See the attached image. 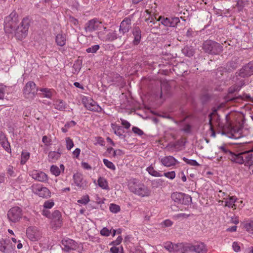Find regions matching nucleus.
Here are the masks:
<instances>
[{
  "instance_id": "3",
  "label": "nucleus",
  "mask_w": 253,
  "mask_h": 253,
  "mask_svg": "<svg viewBox=\"0 0 253 253\" xmlns=\"http://www.w3.org/2000/svg\"><path fill=\"white\" fill-rule=\"evenodd\" d=\"M129 189L131 192L142 197L149 196L151 193V191L147 186L138 181L130 182Z\"/></svg>"
},
{
  "instance_id": "1",
  "label": "nucleus",
  "mask_w": 253,
  "mask_h": 253,
  "mask_svg": "<svg viewBox=\"0 0 253 253\" xmlns=\"http://www.w3.org/2000/svg\"><path fill=\"white\" fill-rule=\"evenodd\" d=\"M30 20L28 17L23 18L19 25L18 17H5L4 20V29L8 32H15V36L17 39L22 41L27 36L30 26Z\"/></svg>"
},
{
  "instance_id": "39",
  "label": "nucleus",
  "mask_w": 253,
  "mask_h": 253,
  "mask_svg": "<svg viewBox=\"0 0 253 253\" xmlns=\"http://www.w3.org/2000/svg\"><path fill=\"white\" fill-rule=\"evenodd\" d=\"M50 171L53 174H54L56 176L59 175L61 173V171L59 168L57 166L54 165H52L51 167Z\"/></svg>"
},
{
  "instance_id": "34",
  "label": "nucleus",
  "mask_w": 253,
  "mask_h": 253,
  "mask_svg": "<svg viewBox=\"0 0 253 253\" xmlns=\"http://www.w3.org/2000/svg\"><path fill=\"white\" fill-rule=\"evenodd\" d=\"M146 170L148 172V173L152 176L155 177H161L163 176V175L161 173L155 170L152 166L148 167L147 168Z\"/></svg>"
},
{
  "instance_id": "52",
  "label": "nucleus",
  "mask_w": 253,
  "mask_h": 253,
  "mask_svg": "<svg viewBox=\"0 0 253 253\" xmlns=\"http://www.w3.org/2000/svg\"><path fill=\"white\" fill-rule=\"evenodd\" d=\"M13 169V168L12 166H9L7 168V173L10 176L15 177L16 175Z\"/></svg>"
},
{
  "instance_id": "15",
  "label": "nucleus",
  "mask_w": 253,
  "mask_h": 253,
  "mask_svg": "<svg viewBox=\"0 0 253 253\" xmlns=\"http://www.w3.org/2000/svg\"><path fill=\"white\" fill-rule=\"evenodd\" d=\"M26 235L32 241H38L41 237V233L35 226L29 227L26 230Z\"/></svg>"
},
{
  "instance_id": "35",
  "label": "nucleus",
  "mask_w": 253,
  "mask_h": 253,
  "mask_svg": "<svg viewBox=\"0 0 253 253\" xmlns=\"http://www.w3.org/2000/svg\"><path fill=\"white\" fill-rule=\"evenodd\" d=\"M3 149L8 153H10L11 152L10 143L7 139L0 143Z\"/></svg>"
},
{
  "instance_id": "4",
  "label": "nucleus",
  "mask_w": 253,
  "mask_h": 253,
  "mask_svg": "<svg viewBox=\"0 0 253 253\" xmlns=\"http://www.w3.org/2000/svg\"><path fill=\"white\" fill-rule=\"evenodd\" d=\"M205 52L211 55H219L223 51V46L219 43L211 40H207L203 44Z\"/></svg>"
},
{
  "instance_id": "33",
  "label": "nucleus",
  "mask_w": 253,
  "mask_h": 253,
  "mask_svg": "<svg viewBox=\"0 0 253 253\" xmlns=\"http://www.w3.org/2000/svg\"><path fill=\"white\" fill-rule=\"evenodd\" d=\"M240 90V88H239V86H238L235 84L232 86H231L230 87L228 88V95L225 97V99L227 101V97L230 96V94H232L236 92H238Z\"/></svg>"
},
{
  "instance_id": "55",
  "label": "nucleus",
  "mask_w": 253,
  "mask_h": 253,
  "mask_svg": "<svg viewBox=\"0 0 253 253\" xmlns=\"http://www.w3.org/2000/svg\"><path fill=\"white\" fill-rule=\"evenodd\" d=\"M42 141L46 146H48L51 144V140L46 135L42 137Z\"/></svg>"
},
{
  "instance_id": "27",
  "label": "nucleus",
  "mask_w": 253,
  "mask_h": 253,
  "mask_svg": "<svg viewBox=\"0 0 253 253\" xmlns=\"http://www.w3.org/2000/svg\"><path fill=\"white\" fill-rule=\"evenodd\" d=\"M54 108L59 111H63L67 107V104L63 100L59 99L55 101L53 104Z\"/></svg>"
},
{
  "instance_id": "57",
  "label": "nucleus",
  "mask_w": 253,
  "mask_h": 253,
  "mask_svg": "<svg viewBox=\"0 0 253 253\" xmlns=\"http://www.w3.org/2000/svg\"><path fill=\"white\" fill-rule=\"evenodd\" d=\"M163 181L160 179L154 180L152 181V184L153 187H157L162 185Z\"/></svg>"
},
{
  "instance_id": "50",
  "label": "nucleus",
  "mask_w": 253,
  "mask_h": 253,
  "mask_svg": "<svg viewBox=\"0 0 253 253\" xmlns=\"http://www.w3.org/2000/svg\"><path fill=\"white\" fill-rule=\"evenodd\" d=\"M132 130L135 134H136L139 136H141L144 134L143 131L141 129L136 126H133L132 128Z\"/></svg>"
},
{
  "instance_id": "54",
  "label": "nucleus",
  "mask_w": 253,
  "mask_h": 253,
  "mask_svg": "<svg viewBox=\"0 0 253 253\" xmlns=\"http://www.w3.org/2000/svg\"><path fill=\"white\" fill-rule=\"evenodd\" d=\"M110 231H109L107 228H103L100 231V234L104 236H109L110 234Z\"/></svg>"
},
{
  "instance_id": "17",
  "label": "nucleus",
  "mask_w": 253,
  "mask_h": 253,
  "mask_svg": "<svg viewBox=\"0 0 253 253\" xmlns=\"http://www.w3.org/2000/svg\"><path fill=\"white\" fill-rule=\"evenodd\" d=\"M30 175L33 179L40 182H45L48 180L47 175L42 171L33 170L30 172Z\"/></svg>"
},
{
  "instance_id": "36",
  "label": "nucleus",
  "mask_w": 253,
  "mask_h": 253,
  "mask_svg": "<svg viewBox=\"0 0 253 253\" xmlns=\"http://www.w3.org/2000/svg\"><path fill=\"white\" fill-rule=\"evenodd\" d=\"M182 160L187 164L191 166H199L200 165L195 160L188 159L183 157Z\"/></svg>"
},
{
  "instance_id": "16",
  "label": "nucleus",
  "mask_w": 253,
  "mask_h": 253,
  "mask_svg": "<svg viewBox=\"0 0 253 253\" xmlns=\"http://www.w3.org/2000/svg\"><path fill=\"white\" fill-rule=\"evenodd\" d=\"M102 22L98 20L96 18L89 20L85 27V30L86 32H92L95 31L101 27Z\"/></svg>"
},
{
  "instance_id": "13",
  "label": "nucleus",
  "mask_w": 253,
  "mask_h": 253,
  "mask_svg": "<svg viewBox=\"0 0 253 253\" xmlns=\"http://www.w3.org/2000/svg\"><path fill=\"white\" fill-rule=\"evenodd\" d=\"M73 179L76 185L80 189H84L87 186V182L81 173H75L73 175Z\"/></svg>"
},
{
  "instance_id": "19",
  "label": "nucleus",
  "mask_w": 253,
  "mask_h": 253,
  "mask_svg": "<svg viewBox=\"0 0 253 253\" xmlns=\"http://www.w3.org/2000/svg\"><path fill=\"white\" fill-rule=\"evenodd\" d=\"M161 161L162 164L167 167L174 166L176 164L179 163L176 159L171 156H165L161 159Z\"/></svg>"
},
{
  "instance_id": "32",
  "label": "nucleus",
  "mask_w": 253,
  "mask_h": 253,
  "mask_svg": "<svg viewBox=\"0 0 253 253\" xmlns=\"http://www.w3.org/2000/svg\"><path fill=\"white\" fill-rule=\"evenodd\" d=\"M98 185L102 188L103 189L108 190L109 189V186L108 185V182L105 178L102 177H99L98 179Z\"/></svg>"
},
{
  "instance_id": "26",
  "label": "nucleus",
  "mask_w": 253,
  "mask_h": 253,
  "mask_svg": "<svg viewBox=\"0 0 253 253\" xmlns=\"http://www.w3.org/2000/svg\"><path fill=\"white\" fill-rule=\"evenodd\" d=\"M219 148L225 154L227 155L228 159H229L230 161L233 163L236 153L231 151L230 150L226 149V147L224 146H220Z\"/></svg>"
},
{
  "instance_id": "40",
  "label": "nucleus",
  "mask_w": 253,
  "mask_h": 253,
  "mask_svg": "<svg viewBox=\"0 0 253 253\" xmlns=\"http://www.w3.org/2000/svg\"><path fill=\"white\" fill-rule=\"evenodd\" d=\"M109 209L112 212L115 213L118 212L121 210L120 206L115 204H111Z\"/></svg>"
},
{
  "instance_id": "25",
  "label": "nucleus",
  "mask_w": 253,
  "mask_h": 253,
  "mask_svg": "<svg viewBox=\"0 0 253 253\" xmlns=\"http://www.w3.org/2000/svg\"><path fill=\"white\" fill-rule=\"evenodd\" d=\"M224 199L225 200V206L228 207L230 208H235L236 209L235 207L236 205H235V203L236 202L237 199L236 198L235 196H231L229 197L228 198H224Z\"/></svg>"
},
{
  "instance_id": "9",
  "label": "nucleus",
  "mask_w": 253,
  "mask_h": 253,
  "mask_svg": "<svg viewBox=\"0 0 253 253\" xmlns=\"http://www.w3.org/2000/svg\"><path fill=\"white\" fill-rule=\"evenodd\" d=\"M150 17L151 18V20H153L155 19L157 21L162 20L161 23L162 24L166 26L169 27H175L179 22L180 20L178 17H158L157 19V17H149L148 19H146V21L149 20Z\"/></svg>"
},
{
  "instance_id": "18",
  "label": "nucleus",
  "mask_w": 253,
  "mask_h": 253,
  "mask_svg": "<svg viewBox=\"0 0 253 253\" xmlns=\"http://www.w3.org/2000/svg\"><path fill=\"white\" fill-rule=\"evenodd\" d=\"M131 28V20L129 17H126L121 23L119 28L120 34L123 36L125 33H127Z\"/></svg>"
},
{
  "instance_id": "7",
  "label": "nucleus",
  "mask_w": 253,
  "mask_h": 253,
  "mask_svg": "<svg viewBox=\"0 0 253 253\" xmlns=\"http://www.w3.org/2000/svg\"><path fill=\"white\" fill-rule=\"evenodd\" d=\"M172 200L178 204L188 205L192 202L190 196L179 192H173L171 196Z\"/></svg>"
},
{
  "instance_id": "46",
  "label": "nucleus",
  "mask_w": 253,
  "mask_h": 253,
  "mask_svg": "<svg viewBox=\"0 0 253 253\" xmlns=\"http://www.w3.org/2000/svg\"><path fill=\"white\" fill-rule=\"evenodd\" d=\"M66 147L68 150H71L74 146V143L73 140L70 137L66 138Z\"/></svg>"
},
{
  "instance_id": "20",
  "label": "nucleus",
  "mask_w": 253,
  "mask_h": 253,
  "mask_svg": "<svg viewBox=\"0 0 253 253\" xmlns=\"http://www.w3.org/2000/svg\"><path fill=\"white\" fill-rule=\"evenodd\" d=\"M62 244L64 246V247L62 248V250L66 252H69L74 250L75 247V242L70 239L63 240L62 241Z\"/></svg>"
},
{
  "instance_id": "6",
  "label": "nucleus",
  "mask_w": 253,
  "mask_h": 253,
  "mask_svg": "<svg viewBox=\"0 0 253 253\" xmlns=\"http://www.w3.org/2000/svg\"><path fill=\"white\" fill-rule=\"evenodd\" d=\"M38 88L36 84L33 81L27 83L23 88V94L27 99H34L37 93Z\"/></svg>"
},
{
  "instance_id": "44",
  "label": "nucleus",
  "mask_w": 253,
  "mask_h": 253,
  "mask_svg": "<svg viewBox=\"0 0 253 253\" xmlns=\"http://www.w3.org/2000/svg\"><path fill=\"white\" fill-rule=\"evenodd\" d=\"M89 201V197L88 195H86L83 196L81 199L78 200V203L84 205H86Z\"/></svg>"
},
{
  "instance_id": "29",
  "label": "nucleus",
  "mask_w": 253,
  "mask_h": 253,
  "mask_svg": "<svg viewBox=\"0 0 253 253\" xmlns=\"http://www.w3.org/2000/svg\"><path fill=\"white\" fill-rule=\"evenodd\" d=\"M114 130V133L118 135L121 139H125L126 135L124 134L125 130L122 126H117L116 128H113Z\"/></svg>"
},
{
  "instance_id": "2",
  "label": "nucleus",
  "mask_w": 253,
  "mask_h": 253,
  "mask_svg": "<svg viewBox=\"0 0 253 253\" xmlns=\"http://www.w3.org/2000/svg\"><path fill=\"white\" fill-rule=\"evenodd\" d=\"M233 163L244 165L250 168L253 165V155L248 151L236 153Z\"/></svg>"
},
{
  "instance_id": "8",
  "label": "nucleus",
  "mask_w": 253,
  "mask_h": 253,
  "mask_svg": "<svg viewBox=\"0 0 253 253\" xmlns=\"http://www.w3.org/2000/svg\"><path fill=\"white\" fill-rule=\"evenodd\" d=\"M82 102L84 107L88 110L98 113L102 111L101 107L90 97L83 96Z\"/></svg>"
},
{
  "instance_id": "41",
  "label": "nucleus",
  "mask_w": 253,
  "mask_h": 253,
  "mask_svg": "<svg viewBox=\"0 0 253 253\" xmlns=\"http://www.w3.org/2000/svg\"><path fill=\"white\" fill-rule=\"evenodd\" d=\"M100 46L99 44H95L87 48L86 49V51L87 53H96L97 51L99 49Z\"/></svg>"
},
{
  "instance_id": "62",
  "label": "nucleus",
  "mask_w": 253,
  "mask_h": 253,
  "mask_svg": "<svg viewBox=\"0 0 253 253\" xmlns=\"http://www.w3.org/2000/svg\"><path fill=\"white\" fill-rule=\"evenodd\" d=\"M232 247L234 251L236 252H238L240 251V247L237 242H233Z\"/></svg>"
},
{
  "instance_id": "56",
  "label": "nucleus",
  "mask_w": 253,
  "mask_h": 253,
  "mask_svg": "<svg viewBox=\"0 0 253 253\" xmlns=\"http://www.w3.org/2000/svg\"><path fill=\"white\" fill-rule=\"evenodd\" d=\"M5 86L0 85V99H3L5 94Z\"/></svg>"
},
{
  "instance_id": "10",
  "label": "nucleus",
  "mask_w": 253,
  "mask_h": 253,
  "mask_svg": "<svg viewBox=\"0 0 253 253\" xmlns=\"http://www.w3.org/2000/svg\"><path fill=\"white\" fill-rule=\"evenodd\" d=\"M7 217L12 222H17L22 217V211L19 207H13L7 212Z\"/></svg>"
},
{
  "instance_id": "31",
  "label": "nucleus",
  "mask_w": 253,
  "mask_h": 253,
  "mask_svg": "<svg viewBox=\"0 0 253 253\" xmlns=\"http://www.w3.org/2000/svg\"><path fill=\"white\" fill-rule=\"evenodd\" d=\"M182 53L186 56L190 57L194 54V50L192 46H185L182 50Z\"/></svg>"
},
{
  "instance_id": "51",
  "label": "nucleus",
  "mask_w": 253,
  "mask_h": 253,
  "mask_svg": "<svg viewBox=\"0 0 253 253\" xmlns=\"http://www.w3.org/2000/svg\"><path fill=\"white\" fill-rule=\"evenodd\" d=\"M6 244L5 240L3 239H1L0 240V251L2 252H4L6 249V247L5 246Z\"/></svg>"
},
{
  "instance_id": "24",
  "label": "nucleus",
  "mask_w": 253,
  "mask_h": 253,
  "mask_svg": "<svg viewBox=\"0 0 253 253\" xmlns=\"http://www.w3.org/2000/svg\"><path fill=\"white\" fill-rule=\"evenodd\" d=\"M173 246H176V248L173 249V252H175L176 253H185L186 252H188V250H186L187 246H188V244H183V243H179L176 244H174Z\"/></svg>"
},
{
  "instance_id": "43",
  "label": "nucleus",
  "mask_w": 253,
  "mask_h": 253,
  "mask_svg": "<svg viewBox=\"0 0 253 253\" xmlns=\"http://www.w3.org/2000/svg\"><path fill=\"white\" fill-rule=\"evenodd\" d=\"M244 227L248 232L253 234V221H251L249 223H246L244 225Z\"/></svg>"
},
{
  "instance_id": "58",
  "label": "nucleus",
  "mask_w": 253,
  "mask_h": 253,
  "mask_svg": "<svg viewBox=\"0 0 253 253\" xmlns=\"http://www.w3.org/2000/svg\"><path fill=\"white\" fill-rule=\"evenodd\" d=\"M121 124L126 129H128L130 126V123L126 120L121 119Z\"/></svg>"
},
{
  "instance_id": "30",
  "label": "nucleus",
  "mask_w": 253,
  "mask_h": 253,
  "mask_svg": "<svg viewBox=\"0 0 253 253\" xmlns=\"http://www.w3.org/2000/svg\"><path fill=\"white\" fill-rule=\"evenodd\" d=\"M55 41L58 45L64 46L66 44V37L62 34H59L56 36Z\"/></svg>"
},
{
  "instance_id": "12",
  "label": "nucleus",
  "mask_w": 253,
  "mask_h": 253,
  "mask_svg": "<svg viewBox=\"0 0 253 253\" xmlns=\"http://www.w3.org/2000/svg\"><path fill=\"white\" fill-rule=\"evenodd\" d=\"M236 74L237 76L242 78L250 77L253 75V60L244 65Z\"/></svg>"
},
{
  "instance_id": "21",
  "label": "nucleus",
  "mask_w": 253,
  "mask_h": 253,
  "mask_svg": "<svg viewBox=\"0 0 253 253\" xmlns=\"http://www.w3.org/2000/svg\"><path fill=\"white\" fill-rule=\"evenodd\" d=\"M132 34L134 36L133 44L135 45H138L141 41V31L138 27H135L133 29Z\"/></svg>"
},
{
  "instance_id": "60",
  "label": "nucleus",
  "mask_w": 253,
  "mask_h": 253,
  "mask_svg": "<svg viewBox=\"0 0 253 253\" xmlns=\"http://www.w3.org/2000/svg\"><path fill=\"white\" fill-rule=\"evenodd\" d=\"M190 216V214H186V213H179V214H176L175 215V217L177 218H187Z\"/></svg>"
},
{
  "instance_id": "38",
  "label": "nucleus",
  "mask_w": 253,
  "mask_h": 253,
  "mask_svg": "<svg viewBox=\"0 0 253 253\" xmlns=\"http://www.w3.org/2000/svg\"><path fill=\"white\" fill-rule=\"evenodd\" d=\"M216 110H214L213 111V113H211V114H210L209 115V124L210 125V128L211 129V130L212 131V134H211V136L214 137L215 136V131H214L213 130V127H212V116L213 115H215V113H216Z\"/></svg>"
},
{
  "instance_id": "37",
  "label": "nucleus",
  "mask_w": 253,
  "mask_h": 253,
  "mask_svg": "<svg viewBox=\"0 0 253 253\" xmlns=\"http://www.w3.org/2000/svg\"><path fill=\"white\" fill-rule=\"evenodd\" d=\"M30 153L29 152H22L21 156L20 163L22 165L26 163L27 161L29 159Z\"/></svg>"
},
{
  "instance_id": "53",
  "label": "nucleus",
  "mask_w": 253,
  "mask_h": 253,
  "mask_svg": "<svg viewBox=\"0 0 253 253\" xmlns=\"http://www.w3.org/2000/svg\"><path fill=\"white\" fill-rule=\"evenodd\" d=\"M170 88V86L167 84L163 83L161 84V97H162V93L164 89H166V91L169 90Z\"/></svg>"
},
{
  "instance_id": "61",
  "label": "nucleus",
  "mask_w": 253,
  "mask_h": 253,
  "mask_svg": "<svg viewBox=\"0 0 253 253\" xmlns=\"http://www.w3.org/2000/svg\"><path fill=\"white\" fill-rule=\"evenodd\" d=\"M122 240L123 238L122 236H119L118 237L117 239L116 240L113 241L111 243V244L114 245H119L122 242Z\"/></svg>"
},
{
  "instance_id": "63",
  "label": "nucleus",
  "mask_w": 253,
  "mask_h": 253,
  "mask_svg": "<svg viewBox=\"0 0 253 253\" xmlns=\"http://www.w3.org/2000/svg\"><path fill=\"white\" fill-rule=\"evenodd\" d=\"M123 154V151L120 149L114 150L112 156L115 157L117 155L121 156Z\"/></svg>"
},
{
  "instance_id": "48",
  "label": "nucleus",
  "mask_w": 253,
  "mask_h": 253,
  "mask_svg": "<svg viewBox=\"0 0 253 253\" xmlns=\"http://www.w3.org/2000/svg\"><path fill=\"white\" fill-rule=\"evenodd\" d=\"M54 205L52 200L46 201L43 204V207L45 209H50Z\"/></svg>"
},
{
  "instance_id": "45",
  "label": "nucleus",
  "mask_w": 253,
  "mask_h": 253,
  "mask_svg": "<svg viewBox=\"0 0 253 253\" xmlns=\"http://www.w3.org/2000/svg\"><path fill=\"white\" fill-rule=\"evenodd\" d=\"M171 242H167L165 244L164 247L170 252H173V248H176V246H173Z\"/></svg>"
},
{
  "instance_id": "23",
  "label": "nucleus",
  "mask_w": 253,
  "mask_h": 253,
  "mask_svg": "<svg viewBox=\"0 0 253 253\" xmlns=\"http://www.w3.org/2000/svg\"><path fill=\"white\" fill-rule=\"evenodd\" d=\"M117 39L120 40H122L124 42L125 41L124 39H122V35L120 34L118 36L116 31H111L108 33L106 36L105 41L107 42H112Z\"/></svg>"
},
{
  "instance_id": "59",
  "label": "nucleus",
  "mask_w": 253,
  "mask_h": 253,
  "mask_svg": "<svg viewBox=\"0 0 253 253\" xmlns=\"http://www.w3.org/2000/svg\"><path fill=\"white\" fill-rule=\"evenodd\" d=\"M122 77L118 74H114V79L113 80L114 82L121 83L122 81Z\"/></svg>"
},
{
  "instance_id": "14",
  "label": "nucleus",
  "mask_w": 253,
  "mask_h": 253,
  "mask_svg": "<svg viewBox=\"0 0 253 253\" xmlns=\"http://www.w3.org/2000/svg\"><path fill=\"white\" fill-rule=\"evenodd\" d=\"M186 250L188 251H194L196 253H207L208 251L207 247L204 243H198L196 245H193L188 244Z\"/></svg>"
},
{
  "instance_id": "64",
  "label": "nucleus",
  "mask_w": 253,
  "mask_h": 253,
  "mask_svg": "<svg viewBox=\"0 0 253 253\" xmlns=\"http://www.w3.org/2000/svg\"><path fill=\"white\" fill-rule=\"evenodd\" d=\"M76 125V123L74 121H71L69 122H67L65 125V127H70L75 126Z\"/></svg>"
},
{
  "instance_id": "49",
  "label": "nucleus",
  "mask_w": 253,
  "mask_h": 253,
  "mask_svg": "<svg viewBox=\"0 0 253 253\" xmlns=\"http://www.w3.org/2000/svg\"><path fill=\"white\" fill-rule=\"evenodd\" d=\"M235 84L238 86H239V88H240V89H241V88L244 86V85H245V80L243 79H237V81L236 82V83Z\"/></svg>"
},
{
  "instance_id": "47",
  "label": "nucleus",
  "mask_w": 253,
  "mask_h": 253,
  "mask_svg": "<svg viewBox=\"0 0 253 253\" xmlns=\"http://www.w3.org/2000/svg\"><path fill=\"white\" fill-rule=\"evenodd\" d=\"M164 175L169 179H173L175 177V173L174 171H169L164 172Z\"/></svg>"
},
{
  "instance_id": "22",
  "label": "nucleus",
  "mask_w": 253,
  "mask_h": 253,
  "mask_svg": "<svg viewBox=\"0 0 253 253\" xmlns=\"http://www.w3.org/2000/svg\"><path fill=\"white\" fill-rule=\"evenodd\" d=\"M238 99H247L253 102V98H252L249 94L244 93L243 95H239L235 97H227V101L237 102Z\"/></svg>"
},
{
  "instance_id": "5",
  "label": "nucleus",
  "mask_w": 253,
  "mask_h": 253,
  "mask_svg": "<svg viewBox=\"0 0 253 253\" xmlns=\"http://www.w3.org/2000/svg\"><path fill=\"white\" fill-rule=\"evenodd\" d=\"M32 192L40 197L47 199L51 197V192L46 187L38 183L33 184L31 187Z\"/></svg>"
},
{
  "instance_id": "28",
  "label": "nucleus",
  "mask_w": 253,
  "mask_h": 253,
  "mask_svg": "<svg viewBox=\"0 0 253 253\" xmlns=\"http://www.w3.org/2000/svg\"><path fill=\"white\" fill-rule=\"evenodd\" d=\"M61 156V153L58 151H50L48 153V158L50 162H55Z\"/></svg>"
},
{
  "instance_id": "42",
  "label": "nucleus",
  "mask_w": 253,
  "mask_h": 253,
  "mask_svg": "<svg viewBox=\"0 0 253 253\" xmlns=\"http://www.w3.org/2000/svg\"><path fill=\"white\" fill-rule=\"evenodd\" d=\"M103 162L104 163V164L109 169H112V170H115L116 169V167L115 165L113 164L112 162L111 161H109L107 159H104L103 160Z\"/></svg>"
},
{
  "instance_id": "11",
  "label": "nucleus",
  "mask_w": 253,
  "mask_h": 253,
  "mask_svg": "<svg viewBox=\"0 0 253 253\" xmlns=\"http://www.w3.org/2000/svg\"><path fill=\"white\" fill-rule=\"evenodd\" d=\"M51 226L54 230H57L62 226L61 213L58 210L54 211L51 214Z\"/></svg>"
}]
</instances>
